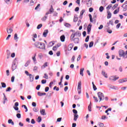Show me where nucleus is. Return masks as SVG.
Segmentation results:
<instances>
[{
	"instance_id": "30",
	"label": "nucleus",
	"mask_w": 127,
	"mask_h": 127,
	"mask_svg": "<svg viewBox=\"0 0 127 127\" xmlns=\"http://www.w3.org/2000/svg\"><path fill=\"white\" fill-rule=\"evenodd\" d=\"M3 95L4 96V97H3L4 101L3 103L5 104V101L7 100V98H6V96H5V94H4V93H3Z\"/></svg>"
},
{
	"instance_id": "44",
	"label": "nucleus",
	"mask_w": 127,
	"mask_h": 127,
	"mask_svg": "<svg viewBox=\"0 0 127 127\" xmlns=\"http://www.w3.org/2000/svg\"><path fill=\"white\" fill-rule=\"evenodd\" d=\"M14 40H17V39H18V38L17 37V34H14Z\"/></svg>"
},
{
	"instance_id": "27",
	"label": "nucleus",
	"mask_w": 127,
	"mask_h": 127,
	"mask_svg": "<svg viewBox=\"0 0 127 127\" xmlns=\"http://www.w3.org/2000/svg\"><path fill=\"white\" fill-rule=\"evenodd\" d=\"M112 6H113V4H110L108 5V6L106 7V9H107V10H110V9H111V8H112Z\"/></svg>"
},
{
	"instance_id": "29",
	"label": "nucleus",
	"mask_w": 127,
	"mask_h": 127,
	"mask_svg": "<svg viewBox=\"0 0 127 127\" xmlns=\"http://www.w3.org/2000/svg\"><path fill=\"white\" fill-rule=\"evenodd\" d=\"M10 56V52L9 50H7V58L8 59L9 58V57Z\"/></svg>"
},
{
	"instance_id": "59",
	"label": "nucleus",
	"mask_w": 127,
	"mask_h": 127,
	"mask_svg": "<svg viewBox=\"0 0 127 127\" xmlns=\"http://www.w3.org/2000/svg\"><path fill=\"white\" fill-rule=\"evenodd\" d=\"M40 7V4H38L37 6L35 8V9L37 10Z\"/></svg>"
},
{
	"instance_id": "55",
	"label": "nucleus",
	"mask_w": 127,
	"mask_h": 127,
	"mask_svg": "<svg viewBox=\"0 0 127 127\" xmlns=\"http://www.w3.org/2000/svg\"><path fill=\"white\" fill-rule=\"evenodd\" d=\"M43 78L47 79H48V74L45 73L44 76H43Z\"/></svg>"
},
{
	"instance_id": "45",
	"label": "nucleus",
	"mask_w": 127,
	"mask_h": 127,
	"mask_svg": "<svg viewBox=\"0 0 127 127\" xmlns=\"http://www.w3.org/2000/svg\"><path fill=\"white\" fill-rule=\"evenodd\" d=\"M36 57V54H35V56L34 57H32V59L34 62H35L36 61V58H35Z\"/></svg>"
},
{
	"instance_id": "53",
	"label": "nucleus",
	"mask_w": 127,
	"mask_h": 127,
	"mask_svg": "<svg viewBox=\"0 0 127 127\" xmlns=\"http://www.w3.org/2000/svg\"><path fill=\"white\" fill-rule=\"evenodd\" d=\"M64 26H65L66 27H70L71 26V24L69 23H65L64 24Z\"/></svg>"
},
{
	"instance_id": "1",
	"label": "nucleus",
	"mask_w": 127,
	"mask_h": 127,
	"mask_svg": "<svg viewBox=\"0 0 127 127\" xmlns=\"http://www.w3.org/2000/svg\"><path fill=\"white\" fill-rule=\"evenodd\" d=\"M35 47L40 49H45V44L44 43L36 42L34 44Z\"/></svg>"
},
{
	"instance_id": "48",
	"label": "nucleus",
	"mask_w": 127,
	"mask_h": 127,
	"mask_svg": "<svg viewBox=\"0 0 127 127\" xmlns=\"http://www.w3.org/2000/svg\"><path fill=\"white\" fill-rule=\"evenodd\" d=\"M46 19H47V16H45L44 17L42 18V20L43 21H45V20H46Z\"/></svg>"
},
{
	"instance_id": "11",
	"label": "nucleus",
	"mask_w": 127,
	"mask_h": 127,
	"mask_svg": "<svg viewBox=\"0 0 127 127\" xmlns=\"http://www.w3.org/2000/svg\"><path fill=\"white\" fill-rule=\"evenodd\" d=\"M85 11H86V10L85 9H82L81 11H80V15L79 16V18H83V14H84V13L85 12Z\"/></svg>"
},
{
	"instance_id": "7",
	"label": "nucleus",
	"mask_w": 127,
	"mask_h": 127,
	"mask_svg": "<svg viewBox=\"0 0 127 127\" xmlns=\"http://www.w3.org/2000/svg\"><path fill=\"white\" fill-rule=\"evenodd\" d=\"M53 11H54V9L53 8V6L51 5V8L49 9V11L47 12L46 14V15H48V14H51V13H52V12H53Z\"/></svg>"
},
{
	"instance_id": "26",
	"label": "nucleus",
	"mask_w": 127,
	"mask_h": 127,
	"mask_svg": "<svg viewBox=\"0 0 127 127\" xmlns=\"http://www.w3.org/2000/svg\"><path fill=\"white\" fill-rule=\"evenodd\" d=\"M61 40L62 42H64L65 41V36L62 35L61 36Z\"/></svg>"
},
{
	"instance_id": "34",
	"label": "nucleus",
	"mask_w": 127,
	"mask_h": 127,
	"mask_svg": "<svg viewBox=\"0 0 127 127\" xmlns=\"http://www.w3.org/2000/svg\"><path fill=\"white\" fill-rule=\"evenodd\" d=\"M102 75H103V76H104V77L105 78H108V75H107V73H106V72L102 71Z\"/></svg>"
},
{
	"instance_id": "54",
	"label": "nucleus",
	"mask_w": 127,
	"mask_h": 127,
	"mask_svg": "<svg viewBox=\"0 0 127 127\" xmlns=\"http://www.w3.org/2000/svg\"><path fill=\"white\" fill-rule=\"evenodd\" d=\"M93 98L94 99L95 102H96V103H98V102H99V99H98V98H97V97L96 96H94Z\"/></svg>"
},
{
	"instance_id": "58",
	"label": "nucleus",
	"mask_w": 127,
	"mask_h": 127,
	"mask_svg": "<svg viewBox=\"0 0 127 127\" xmlns=\"http://www.w3.org/2000/svg\"><path fill=\"white\" fill-rule=\"evenodd\" d=\"M42 84H46V80L43 79L41 81Z\"/></svg>"
},
{
	"instance_id": "2",
	"label": "nucleus",
	"mask_w": 127,
	"mask_h": 127,
	"mask_svg": "<svg viewBox=\"0 0 127 127\" xmlns=\"http://www.w3.org/2000/svg\"><path fill=\"white\" fill-rule=\"evenodd\" d=\"M119 55L120 57H123V58H127V51L125 52L123 50L119 51Z\"/></svg>"
},
{
	"instance_id": "19",
	"label": "nucleus",
	"mask_w": 127,
	"mask_h": 127,
	"mask_svg": "<svg viewBox=\"0 0 127 127\" xmlns=\"http://www.w3.org/2000/svg\"><path fill=\"white\" fill-rule=\"evenodd\" d=\"M11 68H12V71H14V70H15V69H16V68H17V66L15 65V64H14L12 65Z\"/></svg>"
},
{
	"instance_id": "4",
	"label": "nucleus",
	"mask_w": 127,
	"mask_h": 127,
	"mask_svg": "<svg viewBox=\"0 0 127 127\" xmlns=\"http://www.w3.org/2000/svg\"><path fill=\"white\" fill-rule=\"evenodd\" d=\"M98 97L99 99V102H101L102 100H103L105 99V96L104 95V93L98 92L97 93Z\"/></svg>"
},
{
	"instance_id": "3",
	"label": "nucleus",
	"mask_w": 127,
	"mask_h": 127,
	"mask_svg": "<svg viewBox=\"0 0 127 127\" xmlns=\"http://www.w3.org/2000/svg\"><path fill=\"white\" fill-rule=\"evenodd\" d=\"M75 36L80 37V36H81V33H80L79 31H76L75 33H72L70 36L71 41H73V39L75 38Z\"/></svg>"
},
{
	"instance_id": "39",
	"label": "nucleus",
	"mask_w": 127,
	"mask_h": 127,
	"mask_svg": "<svg viewBox=\"0 0 127 127\" xmlns=\"http://www.w3.org/2000/svg\"><path fill=\"white\" fill-rule=\"evenodd\" d=\"M30 64V61H28L25 64V67H27Z\"/></svg>"
},
{
	"instance_id": "50",
	"label": "nucleus",
	"mask_w": 127,
	"mask_h": 127,
	"mask_svg": "<svg viewBox=\"0 0 127 127\" xmlns=\"http://www.w3.org/2000/svg\"><path fill=\"white\" fill-rule=\"evenodd\" d=\"M16 117L18 119H20L21 118V115L19 113L16 114Z\"/></svg>"
},
{
	"instance_id": "24",
	"label": "nucleus",
	"mask_w": 127,
	"mask_h": 127,
	"mask_svg": "<svg viewBox=\"0 0 127 127\" xmlns=\"http://www.w3.org/2000/svg\"><path fill=\"white\" fill-rule=\"evenodd\" d=\"M53 45H54V41L51 42L49 43L48 47H52Z\"/></svg>"
},
{
	"instance_id": "61",
	"label": "nucleus",
	"mask_w": 127,
	"mask_h": 127,
	"mask_svg": "<svg viewBox=\"0 0 127 127\" xmlns=\"http://www.w3.org/2000/svg\"><path fill=\"white\" fill-rule=\"evenodd\" d=\"M119 27H121V23H119L116 26V28L119 29Z\"/></svg>"
},
{
	"instance_id": "37",
	"label": "nucleus",
	"mask_w": 127,
	"mask_h": 127,
	"mask_svg": "<svg viewBox=\"0 0 127 127\" xmlns=\"http://www.w3.org/2000/svg\"><path fill=\"white\" fill-rule=\"evenodd\" d=\"M89 16L90 22H93L94 20H93V19L92 18V15H91V14H89Z\"/></svg>"
},
{
	"instance_id": "60",
	"label": "nucleus",
	"mask_w": 127,
	"mask_h": 127,
	"mask_svg": "<svg viewBox=\"0 0 127 127\" xmlns=\"http://www.w3.org/2000/svg\"><path fill=\"white\" fill-rule=\"evenodd\" d=\"M11 90V88L10 87H8L7 88V90H6V92H10V91Z\"/></svg>"
},
{
	"instance_id": "25",
	"label": "nucleus",
	"mask_w": 127,
	"mask_h": 127,
	"mask_svg": "<svg viewBox=\"0 0 127 127\" xmlns=\"http://www.w3.org/2000/svg\"><path fill=\"white\" fill-rule=\"evenodd\" d=\"M12 31H13L12 29H11V28H7V32L9 34L11 33V32H12Z\"/></svg>"
},
{
	"instance_id": "51",
	"label": "nucleus",
	"mask_w": 127,
	"mask_h": 127,
	"mask_svg": "<svg viewBox=\"0 0 127 127\" xmlns=\"http://www.w3.org/2000/svg\"><path fill=\"white\" fill-rule=\"evenodd\" d=\"M5 2L7 3V4H9L10 3V0H4Z\"/></svg>"
},
{
	"instance_id": "52",
	"label": "nucleus",
	"mask_w": 127,
	"mask_h": 127,
	"mask_svg": "<svg viewBox=\"0 0 127 127\" xmlns=\"http://www.w3.org/2000/svg\"><path fill=\"white\" fill-rule=\"evenodd\" d=\"M90 38V36H87L85 39V42H88V41H89V39Z\"/></svg>"
},
{
	"instance_id": "42",
	"label": "nucleus",
	"mask_w": 127,
	"mask_h": 127,
	"mask_svg": "<svg viewBox=\"0 0 127 127\" xmlns=\"http://www.w3.org/2000/svg\"><path fill=\"white\" fill-rule=\"evenodd\" d=\"M96 18H97V14H96V13H94L93 15V19L94 20V21H96Z\"/></svg>"
},
{
	"instance_id": "13",
	"label": "nucleus",
	"mask_w": 127,
	"mask_h": 127,
	"mask_svg": "<svg viewBox=\"0 0 127 127\" xmlns=\"http://www.w3.org/2000/svg\"><path fill=\"white\" fill-rule=\"evenodd\" d=\"M91 28H92V25L89 24L87 26V32L88 33H90L91 32Z\"/></svg>"
},
{
	"instance_id": "38",
	"label": "nucleus",
	"mask_w": 127,
	"mask_h": 127,
	"mask_svg": "<svg viewBox=\"0 0 127 127\" xmlns=\"http://www.w3.org/2000/svg\"><path fill=\"white\" fill-rule=\"evenodd\" d=\"M104 10V6H100V8H99V11H100V12H103Z\"/></svg>"
},
{
	"instance_id": "49",
	"label": "nucleus",
	"mask_w": 127,
	"mask_h": 127,
	"mask_svg": "<svg viewBox=\"0 0 127 127\" xmlns=\"http://www.w3.org/2000/svg\"><path fill=\"white\" fill-rule=\"evenodd\" d=\"M88 2H89V3H87V6H91V5H92V1H90V0H89Z\"/></svg>"
},
{
	"instance_id": "41",
	"label": "nucleus",
	"mask_w": 127,
	"mask_h": 127,
	"mask_svg": "<svg viewBox=\"0 0 127 127\" xmlns=\"http://www.w3.org/2000/svg\"><path fill=\"white\" fill-rule=\"evenodd\" d=\"M94 45V42L93 41H91L90 43H89V46L90 48L91 47H93V46Z\"/></svg>"
},
{
	"instance_id": "43",
	"label": "nucleus",
	"mask_w": 127,
	"mask_h": 127,
	"mask_svg": "<svg viewBox=\"0 0 127 127\" xmlns=\"http://www.w3.org/2000/svg\"><path fill=\"white\" fill-rule=\"evenodd\" d=\"M42 121V119H41V117L39 116L38 118L37 122L38 123H40Z\"/></svg>"
},
{
	"instance_id": "57",
	"label": "nucleus",
	"mask_w": 127,
	"mask_h": 127,
	"mask_svg": "<svg viewBox=\"0 0 127 127\" xmlns=\"http://www.w3.org/2000/svg\"><path fill=\"white\" fill-rule=\"evenodd\" d=\"M33 111L34 112H35L36 113H37V112H38V109L36 108H34L33 109Z\"/></svg>"
},
{
	"instance_id": "14",
	"label": "nucleus",
	"mask_w": 127,
	"mask_h": 127,
	"mask_svg": "<svg viewBox=\"0 0 127 127\" xmlns=\"http://www.w3.org/2000/svg\"><path fill=\"white\" fill-rule=\"evenodd\" d=\"M37 94H38V96H39V97H41L42 96H45V95H46V93L38 92Z\"/></svg>"
},
{
	"instance_id": "18",
	"label": "nucleus",
	"mask_w": 127,
	"mask_h": 127,
	"mask_svg": "<svg viewBox=\"0 0 127 127\" xmlns=\"http://www.w3.org/2000/svg\"><path fill=\"white\" fill-rule=\"evenodd\" d=\"M84 70H85V69L84 68H82L80 70V75L82 76H84V73H83V72H84Z\"/></svg>"
},
{
	"instance_id": "12",
	"label": "nucleus",
	"mask_w": 127,
	"mask_h": 127,
	"mask_svg": "<svg viewBox=\"0 0 127 127\" xmlns=\"http://www.w3.org/2000/svg\"><path fill=\"white\" fill-rule=\"evenodd\" d=\"M48 30H44L43 33V35L44 37H46V36H47V34H48Z\"/></svg>"
},
{
	"instance_id": "31",
	"label": "nucleus",
	"mask_w": 127,
	"mask_h": 127,
	"mask_svg": "<svg viewBox=\"0 0 127 127\" xmlns=\"http://www.w3.org/2000/svg\"><path fill=\"white\" fill-rule=\"evenodd\" d=\"M47 64H48L47 62L44 64L42 66V69L45 68L46 67H47V66H48Z\"/></svg>"
},
{
	"instance_id": "23",
	"label": "nucleus",
	"mask_w": 127,
	"mask_h": 127,
	"mask_svg": "<svg viewBox=\"0 0 127 127\" xmlns=\"http://www.w3.org/2000/svg\"><path fill=\"white\" fill-rule=\"evenodd\" d=\"M127 78L120 79L119 80V83H124V82H127Z\"/></svg>"
},
{
	"instance_id": "16",
	"label": "nucleus",
	"mask_w": 127,
	"mask_h": 127,
	"mask_svg": "<svg viewBox=\"0 0 127 127\" xmlns=\"http://www.w3.org/2000/svg\"><path fill=\"white\" fill-rule=\"evenodd\" d=\"M119 12H120V7H118L117 9H115L113 13L114 14H117V13H119Z\"/></svg>"
},
{
	"instance_id": "64",
	"label": "nucleus",
	"mask_w": 127,
	"mask_h": 127,
	"mask_svg": "<svg viewBox=\"0 0 127 127\" xmlns=\"http://www.w3.org/2000/svg\"><path fill=\"white\" fill-rule=\"evenodd\" d=\"M32 106H33V107H36V103L32 102Z\"/></svg>"
},
{
	"instance_id": "47",
	"label": "nucleus",
	"mask_w": 127,
	"mask_h": 127,
	"mask_svg": "<svg viewBox=\"0 0 127 127\" xmlns=\"http://www.w3.org/2000/svg\"><path fill=\"white\" fill-rule=\"evenodd\" d=\"M42 27V24H40L38 25V26L37 27V28L38 29H40V28H41Z\"/></svg>"
},
{
	"instance_id": "22",
	"label": "nucleus",
	"mask_w": 127,
	"mask_h": 127,
	"mask_svg": "<svg viewBox=\"0 0 127 127\" xmlns=\"http://www.w3.org/2000/svg\"><path fill=\"white\" fill-rule=\"evenodd\" d=\"M92 104L90 103V104L89 105L88 107V110L89 111V112H92Z\"/></svg>"
},
{
	"instance_id": "17",
	"label": "nucleus",
	"mask_w": 127,
	"mask_h": 127,
	"mask_svg": "<svg viewBox=\"0 0 127 127\" xmlns=\"http://www.w3.org/2000/svg\"><path fill=\"white\" fill-rule=\"evenodd\" d=\"M78 118H79V115H78V114H74V115L73 121L76 122V121H77Z\"/></svg>"
},
{
	"instance_id": "21",
	"label": "nucleus",
	"mask_w": 127,
	"mask_h": 127,
	"mask_svg": "<svg viewBox=\"0 0 127 127\" xmlns=\"http://www.w3.org/2000/svg\"><path fill=\"white\" fill-rule=\"evenodd\" d=\"M8 123L11 124L12 125V126H14V123L13 122V121H12V120H11V119H9L8 120Z\"/></svg>"
},
{
	"instance_id": "32",
	"label": "nucleus",
	"mask_w": 127,
	"mask_h": 127,
	"mask_svg": "<svg viewBox=\"0 0 127 127\" xmlns=\"http://www.w3.org/2000/svg\"><path fill=\"white\" fill-rule=\"evenodd\" d=\"M58 47H59V45H57V46H54L53 48V50L54 51H56V50H57Z\"/></svg>"
},
{
	"instance_id": "33",
	"label": "nucleus",
	"mask_w": 127,
	"mask_h": 127,
	"mask_svg": "<svg viewBox=\"0 0 127 127\" xmlns=\"http://www.w3.org/2000/svg\"><path fill=\"white\" fill-rule=\"evenodd\" d=\"M1 85L2 88H6V84L4 82H1Z\"/></svg>"
},
{
	"instance_id": "40",
	"label": "nucleus",
	"mask_w": 127,
	"mask_h": 127,
	"mask_svg": "<svg viewBox=\"0 0 127 127\" xmlns=\"http://www.w3.org/2000/svg\"><path fill=\"white\" fill-rule=\"evenodd\" d=\"M73 21L74 22H76V21H78V17H76V16H74L73 18Z\"/></svg>"
},
{
	"instance_id": "8",
	"label": "nucleus",
	"mask_w": 127,
	"mask_h": 127,
	"mask_svg": "<svg viewBox=\"0 0 127 127\" xmlns=\"http://www.w3.org/2000/svg\"><path fill=\"white\" fill-rule=\"evenodd\" d=\"M72 41H73L74 43H75V44H78V43H79V42H80V39H79V38H75L74 39L73 38Z\"/></svg>"
},
{
	"instance_id": "28",
	"label": "nucleus",
	"mask_w": 127,
	"mask_h": 127,
	"mask_svg": "<svg viewBox=\"0 0 127 127\" xmlns=\"http://www.w3.org/2000/svg\"><path fill=\"white\" fill-rule=\"evenodd\" d=\"M29 77L30 78V82H33L34 77L32 76V74L30 75Z\"/></svg>"
},
{
	"instance_id": "36",
	"label": "nucleus",
	"mask_w": 127,
	"mask_h": 127,
	"mask_svg": "<svg viewBox=\"0 0 127 127\" xmlns=\"http://www.w3.org/2000/svg\"><path fill=\"white\" fill-rule=\"evenodd\" d=\"M108 26H110V24H111V25H114V21H112V20H110L109 21V23H107Z\"/></svg>"
},
{
	"instance_id": "63",
	"label": "nucleus",
	"mask_w": 127,
	"mask_h": 127,
	"mask_svg": "<svg viewBox=\"0 0 127 127\" xmlns=\"http://www.w3.org/2000/svg\"><path fill=\"white\" fill-rule=\"evenodd\" d=\"M71 61L72 62H74L75 61V56H73L71 58Z\"/></svg>"
},
{
	"instance_id": "10",
	"label": "nucleus",
	"mask_w": 127,
	"mask_h": 127,
	"mask_svg": "<svg viewBox=\"0 0 127 127\" xmlns=\"http://www.w3.org/2000/svg\"><path fill=\"white\" fill-rule=\"evenodd\" d=\"M73 47H74V44H70L69 45H68V51H70L72 50V48H73Z\"/></svg>"
},
{
	"instance_id": "9",
	"label": "nucleus",
	"mask_w": 127,
	"mask_h": 127,
	"mask_svg": "<svg viewBox=\"0 0 127 127\" xmlns=\"http://www.w3.org/2000/svg\"><path fill=\"white\" fill-rule=\"evenodd\" d=\"M122 7L123 8V11H127V3H126L125 4H123L122 6Z\"/></svg>"
},
{
	"instance_id": "35",
	"label": "nucleus",
	"mask_w": 127,
	"mask_h": 127,
	"mask_svg": "<svg viewBox=\"0 0 127 127\" xmlns=\"http://www.w3.org/2000/svg\"><path fill=\"white\" fill-rule=\"evenodd\" d=\"M119 6L118 4H115L114 5V6L112 7V9H116V8H117V7H118V6Z\"/></svg>"
},
{
	"instance_id": "56",
	"label": "nucleus",
	"mask_w": 127,
	"mask_h": 127,
	"mask_svg": "<svg viewBox=\"0 0 127 127\" xmlns=\"http://www.w3.org/2000/svg\"><path fill=\"white\" fill-rule=\"evenodd\" d=\"M72 112H73V114H75V115H77V114H78V111H77V110H76V109H73L72 110Z\"/></svg>"
},
{
	"instance_id": "62",
	"label": "nucleus",
	"mask_w": 127,
	"mask_h": 127,
	"mask_svg": "<svg viewBox=\"0 0 127 127\" xmlns=\"http://www.w3.org/2000/svg\"><path fill=\"white\" fill-rule=\"evenodd\" d=\"M40 85H38L36 88V90H39L40 89Z\"/></svg>"
},
{
	"instance_id": "15",
	"label": "nucleus",
	"mask_w": 127,
	"mask_h": 127,
	"mask_svg": "<svg viewBox=\"0 0 127 127\" xmlns=\"http://www.w3.org/2000/svg\"><path fill=\"white\" fill-rule=\"evenodd\" d=\"M40 114L42 116H46V113H45V109H42V110H40Z\"/></svg>"
},
{
	"instance_id": "5",
	"label": "nucleus",
	"mask_w": 127,
	"mask_h": 127,
	"mask_svg": "<svg viewBox=\"0 0 127 127\" xmlns=\"http://www.w3.org/2000/svg\"><path fill=\"white\" fill-rule=\"evenodd\" d=\"M81 85H82V82H81V81H80L79 82H78V85H77V91L78 94H81Z\"/></svg>"
},
{
	"instance_id": "20",
	"label": "nucleus",
	"mask_w": 127,
	"mask_h": 127,
	"mask_svg": "<svg viewBox=\"0 0 127 127\" xmlns=\"http://www.w3.org/2000/svg\"><path fill=\"white\" fill-rule=\"evenodd\" d=\"M108 15H107V18L108 19H109V18H111L112 17V13H111L110 11H108Z\"/></svg>"
},
{
	"instance_id": "6",
	"label": "nucleus",
	"mask_w": 127,
	"mask_h": 127,
	"mask_svg": "<svg viewBox=\"0 0 127 127\" xmlns=\"http://www.w3.org/2000/svg\"><path fill=\"white\" fill-rule=\"evenodd\" d=\"M119 77H117V76H115V75H113V76H111L109 78V80H110L111 81H117V80H118V79H119Z\"/></svg>"
},
{
	"instance_id": "46",
	"label": "nucleus",
	"mask_w": 127,
	"mask_h": 127,
	"mask_svg": "<svg viewBox=\"0 0 127 127\" xmlns=\"http://www.w3.org/2000/svg\"><path fill=\"white\" fill-rule=\"evenodd\" d=\"M25 73L26 74V75H27V76H30V75H31V74L29 73V72H28L27 70L25 71Z\"/></svg>"
}]
</instances>
